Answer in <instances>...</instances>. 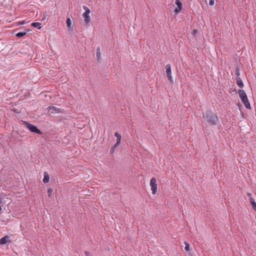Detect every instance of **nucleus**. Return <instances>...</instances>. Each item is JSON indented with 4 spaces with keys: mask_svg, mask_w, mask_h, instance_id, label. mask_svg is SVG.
Returning <instances> with one entry per match:
<instances>
[{
    "mask_svg": "<svg viewBox=\"0 0 256 256\" xmlns=\"http://www.w3.org/2000/svg\"><path fill=\"white\" fill-rule=\"evenodd\" d=\"M204 118L206 120V122L211 126H214L218 120V117L216 114L210 111H207L204 115Z\"/></svg>",
    "mask_w": 256,
    "mask_h": 256,
    "instance_id": "f257e3e1",
    "label": "nucleus"
},
{
    "mask_svg": "<svg viewBox=\"0 0 256 256\" xmlns=\"http://www.w3.org/2000/svg\"><path fill=\"white\" fill-rule=\"evenodd\" d=\"M238 93L242 102L244 104L246 108L250 109V105L244 90H239Z\"/></svg>",
    "mask_w": 256,
    "mask_h": 256,
    "instance_id": "f03ea898",
    "label": "nucleus"
},
{
    "mask_svg": "<svg viewBox=\"0 0 256 256\" xmlns=\"http://www.w3.org/2000/svg\"><path fill=\"white\" fill-rule=\"evenodd\" d=\"M26 126L31 132H34L39 134H42V132L38 129L36 126L34 125L28 123L27 122H24Z\"/></svg>",
    "mask_w": 256,
    "mask_h": 256,
    "instance_id": "7ed1b4c3",
    "label": "nucleus"
},
{
    "mask_svg": "<svg viewBox=\"0 0 256 256\" xmlns=\"http://www.w3.org/2000/svg\"><path fill=\"white\" fill-rule=\"evenodd\" d=\"M151 190L152 191V194H154L157 192V184H156V180L155 178H151L150 183Z\"/></svg>",
    "mask_w": 256,
    "mask_h": 256,
    "instance_id": "20e7f679",
    "label": "nucleus"
},
{
    "mask_svg": "<svg viewBox=\"0 0 256 256\" xmlns=\"http://www.w3.org/2000/svg\"><path fill=\"white\" fill-rule=\"evenodd\" d=\"M166 76H167L168 80L170 82H172L170 64H167L166 66Z\"/></svg>",
    "mask_w": 256,
    "mask_h": 256,
    "instance_id": "39448f33",
    "label": "nucleus"
},
{
    "mask_svg": "<svg viewBox=\"0 0 256 256\" xmlns=\"http://www.w3.org/2000/svg\"><path fill=\"white\" fill-rule=\"evenodd\" d=\"M176 4L178 6V8L174 10V12L176 14L179 13L182 9V4L180 0H176Z\"/></svg>",
    "mask_w": 256,
    "mask_h": 256,
    "instance_id": "423d86ee",
    "label": "nucleus"
},
{
    "mask_svg": "<svg viewBox=\"0 0 256 256\" xmlns=\"http://www.w3.org/2000/svg\"><path fill=\"white\" fill-rule=\"evenodd\" d=\"M10 236H6L0 239V244H5L8 242H10Z\"/></svg>",
    "mask_w": 256,
    "mask_h": 256,
    "instance_id": "0eeeda50",
    "label": "nucleus"
},
{
    "mask_svg": "<svg viewBox=\"0 0 256 256\" xmlns=\"http://www.w3.org/2000/svg\"><path fill=\"white\" fill-rule=\"evenodd\" d=\"M59 108L54 106H50L48 108V110L52 114H54L59 112Z\"/></svg>",
    "mask_w": 256,
    "mask_h": 256,
    "instance_id": "6e6552de",
    "label": "nucleus"
},
{
    "mask_svg": "<svg viewBox=\"0 0 256 256\" xmlns=\"http://www.w3.org/2000/svg\"><path fill=\"white\" fill-rule=\"evenodd\" d=\"M82 16L84 18V22L87 26H88L90 22V15H86L84 14H82Z\"/></svg>",
    "mask_w": 256,
    "mask_h": 256,
    "instance_id": "1a4fd4ad",
    "label": "nucleus"
},
{
    "mask_svg": "<svg viewBox=\"0 0 256 256\" xmlns=\"http://www.w3.org/2000/svg\"><path fill=\"white\" fill-rule=\"evenodd\" d=\"M236 80L238 86L240 88H242L244 86V84L242 79L240 77H238Z\"/></svg>",
    "mask_w": 256,
    "mask_h": 256,
    "instance_id": "9d476101",
    "label": "nucleus"
},
{
    "mask_svg": "<svg viewBox=\"0 0 256 256\" xmlns=\"http://www.w3.org/2000/svg\"><path fill=\"white\" fill-rule=\"evenodd\" d=\"M32 26L34 27V28H38V29H40L42 26V24L40 23V22H33L32 24Z\"/></svg>",
    "mask_w": 256,
    "mask_h": 256,
    "instance_id": "9b49d317",
    "label": "nucleus"
},
{
    "mask_svg": "<svg viewBox=\"0 0 256 256\" xmlns=\"http://www.w3.org/2000/svg\"><path fill=\"white\" fill-rule=\"evenodd\" d=\"M96 58L98 60H100V58L101 54H100V47H98L96 48Z\"/></svg>",
    "mask_w": 256,
    "mask_h": 256,
    "instance_id": "f8f14e48",
    "label": "nucleus"
},
{
    "mask_svg": "<svg viewBox=\"0 0 256 256\" xmlns=\"http://www.w3.org/2000/svg\"><path fill=\"white\" fill-rule=\"evenodd\" d=\"M250 202L252 204V206L253 208H256V202H254V199L252 198H249Z\"/></svg>",
    "mask_w": 256,
    "mask_h": 256,
    "instance_id": "ddd939ff",
    "label": "nucleus"
},
{
    "mask_svg": "<svg viewBox=\"0 0 256 256\" xmlns=\"http://www.w3.org/2000/svg\"><path fill=\"white\" fill-rule=\"evenodd\" d=\"M115 136L116 137V140L118 144H120L121 140V135L119 134L118 132H115L114 134Z\"/></svg>",
    "mask_w": 256,
    "mask_h": 256,
    "instance_id": "4468645a",
    "label": "nucleus"
},
{
    "mask_svg": "<svg viewBox=\"0 0 256 256\" xmlns=\"http://www.w3.org/2000/svg\"><path fill=\"white\" fill-rule=\"evenodd\" d=\"M83 8L85 10L83 14L89 15L90 12V9L86 6H83Z\"/></svg>",
    "mask_w": 256,
    "mask_h": 256,
    "instance_id": "2eb2a0df",
    "label": "nucleus"
},
{
    "mask_svg": "<svg viewBox=\"0 0 256 256\" xmlns=\"http://www.w3.org/2000/svg\"><path fill=\"white\" fill-rule=\"evenodd\" d=\"M26 34V32H19L16 34V35L17 37L20 38V37L24 36Z\"/></svg>",
    "mask_w": 256,
    "mask_h": 256,
    "instance_id": "dca6fc26",
    "label": "nucleus"
},
{
    "mask_svg": "<svg viewBox=\"0 0 256 256\" xmlns=\"http://www.w3.org/2000/svg\"><path fill=\"white\" fill-rule=\"evenodd\" d=\"M184 244H185L184 250H186V251L188 252V251L190 250V244H188L187 242H186V241H185V242H184Z\"/></svg>",
    "mask_w": 256,
    "mask_h": 256,
    "instance_id": "f3484780",
    "label": "nucleus"
},
{
    "mask_svg": "<svg viewBox=\"0 0 256 256\" xmlns=\"http://www.w3.org/2000/svg\"><path fill=\"white\" fill-rule=\"evenodd\" d=\"M48 181H49V176H48V174H47L46 176V174H44V176L43 179V182L44 183H47L48 182Z\"/></svg>",
    "mask_w": 256,
    "mask_h": 256,
    "instance_id": "a211bd4d",
    "label": "nucleus"
},
{
    "mask_svg": "<svg viewBox=\"0 0 256 256\" xmlns=\"http://www.w3.org/2000/svg\"><path fill=\"white\" fill-rule=\"evenodd\" d=\"M66 22L67 26L68 28H72V22H71L70 18H68Z\"/></svg>",
    "mask_w": 256,
    "mask_h": 256,
    "instance_id": "6ab92c4d",
    "label": "nucleus"
},
{
    "mask_svg": "<svg viewBox=\"0 0 256 256\" xmlns=\"http://www.w3.org/2000/svg\"><path fill=\"white\" fill-rule=\"evenodd\" d=\"M17 24H18V26H20V25H23L24 24H26V20H22V21L17 22Z\"/></svg>",
    "mask_w": 256,
    "mask_h": 256,
    "instance_id": "aec40b11",
    "label": "nucleus"
},
{
    "mask_svg": "<svg viewBox=\"0 0 256 256\" xmlns=\"http://www.w3.org/2000/svg\"><path fill=\"white\" fill-rule=\"evenodd\" d=\"M52 188H49L48 190V197H50L52 196Z\"/></svg>",
    "mask_w": 256,
    "mask_h": 256,
    "instance_id": "412c9836",
    "label": "nucleus"
},
{
    "mask_svg": "<svg viewBox=\"0 0 256 256\" xmlns=\"http://www.w3.org/2000/svg\"><path fill=\"white\" fill-rule=\"evenodd\" d=\"M235 74L238 76H238H240V70H239V69L236 68V70H235Z\"/></svg>",
    "mask_w": 256,
    "mask_h": 256,
    "instance_id": "4be33fe9",
    "label": "nucleus"
},
{
    "mask_svg": "<svg viewBox=\"0 0 256 256\" xmlns=\"http://www.w3.org/2000/svg\"><path fill=\"white\" fill-rule=\"evenodd\" d=\"M116 148H114V146H112V148L110 149V153H111V154H113V153H114V152H115V150H116Z\"/></svg>",
    "mask_w": 256,
    "mask_h": 256,
    "instance_id": "5701e85b",
    "label": "nucleus"
},
{
    "mask_svg": "<svg viewBox=\"0 0 256 256\" xmlns=\"http://www.w3.org/2000/svg\"><path fill=\"white\" fill-rule=\"evenodd\" d=\"M209 4L210 6H213L214 4V0H210Z\"/></svg>",
    "mask_w": 256,
    "mask_h": 256,
    "instance_id": "b1692460",
    "label": "nucleus"
},
{
    "mask_svg": "<svg viewBox=\"0 0 256 256\" xmlns=\"http://www.w3.org/2000/svg\"><path fill=\"white\" fill-rule=\"evenodd\" d=\"M85 254L86 256H91L90 253L88 252H86Z\"/></svg>",
    "mask_w": 256,
    "mask_h": 256,
    "instance_id": "393cba45",
    "label": "nucleus"
},
{
    "mask_svg": "<svg viewBox=\"0 0 256 256\" xmlns=\"http://www.w3.org/2000/svg\"><path fill=\"white\" fill-rule=\"evenodd\" d=\"M119 144H118V142H116V144L113 146L114 148H116Z\"/></svg>",
    "mask_w": 256,
    "mask_h": 256,
    "instance_id": "a878e982",
    "label": "nucleus"
},
{
    "mask_svg": "<svg viewBox=\"0 0 256 256\" xmlns=\"http://www.w3.org/2000/svg\"><path fill=\"white\" fill-rule=\"evenodd\" d=\"M247 196H249V197H250V198H252V197L251 196H252V194H251L250 193L248 192V193H247Z\"/></svg>",
    "mask_w": 256,
    "mask_h": 256,
    "instance_id": "bb28decb",
    "label": "nucleus"
},
{
    "mask_svg": "<svg viewBox=\"0 0 256 256\" xmlns=\"http://www.w3.org/2000/svg\"><path fill=\"white\" fill-rule=\"evenodd\" d=\"M204 1H206V0H204Z\"/></svg>",
    "mask_w": 256,
    "mask_h": 256,
    "instance_id": "cd10ccee",
    "label": "nucleus"
}]
</instances>
